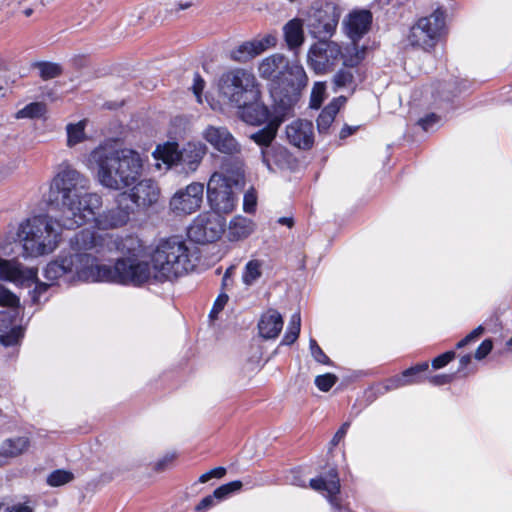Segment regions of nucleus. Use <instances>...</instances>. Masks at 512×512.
Segmentation results:
<instances>
[{"label": "nucleus", "instance_id": "1", "mask_svg": "<svg viewBox=\"0 0 512 512\" xmlns=\"http://www.w3.org/2000/svg\"><path fill=\"white\" fill-rule=\"evenodd\" d=\"M71 252L61 254L56 260L47 264L43 276L53 286L66 274H73L79 280L98 282L86 277L96 274L98 262L107 258V254L119 249L117 238L109 233L82 229L70 239Z\"/></svg>", "mask_w": 512, "mask_h": 512}, {"label": "nucleus", "instance_id": "37", "mask_svg": "<svg viewBox=\"0 0 512 512\" xmlns=\"http://www.w3.org/2000/svg\"><path fill=\"white\" fill-rule=\"evenodd\" d=\"M34 67L39 70V75L43 80L54 79L62 74V67L57 63L41 61L36 62Z\"/></svg>", "mask_w": 512, "mask_h": 512}, {"label": "nucleus", "instance_id": "52", "mask_svg": "<svg viewBox=\"0 0 512 512\" xmlns=\"http://www.w3.org/2000/svg\"><path fill=\"white\" fill-rule=\"evenodd\" d=\"M407 382L402 374L392 376L383 382V388L386 392L396 390L401 387L407 386Z\"/></svg>", "mask_w": 512, "mask_h": 512}, {"label": "nucleus", "instance_id": "19", "mask_svg": "<svg viewBox=\"0 0 512 512\" xmlns=\"http://www.w3.org/2000/svg\"><path fill=\"white\" fill-rule=\"evenodd\" d=\"M202 136L222 154H240L241 152V145L226 127L209 125L202 132Z\"/></svg>", "mask_w": 512, "mask_h": 512}, {"label": "nucleus", "instance_id": "58", "mask_svg": "<svg viewBox=\"0 0 512 512\" xmlns=\"http://www.w3.org/2000/svg\"><path fill=\"white\" fill-rule=\"evenodd\" d=\"M440 120V117L435 113H430L426 115L423 118H420L418 121V125L421 126V128L424 131H429L432 129Z\"/></svg>", "mask_w": 512, "mask_h": 512}, {"label": "nucleus", "instance_id": "23", "mask_svg": "<svg viewBox=\"0 0 512 512\" xmlns=\"http://www.w3.org/2000/svg\"><path fill=\"white\" fill-rule=\"evenodd\" d=\"M309 486L317 492H324L329 503L337 509L340 508L337 495L340 493L341 485L338 471L335 467L311 479Z\"/></svg>", "mask_w": 512, "mask_h": 512}, {"label": "nucleus", "instance_id": "20", "mask_svg": "<svg viewBox=\"0 0 512 512\" xmlns=\"http://www.w3.org/2000/svg\"><path fill=\"white\" fill-rule=\"evenodd\" d=\"M276 44V36L273 34H267L261 38H255L251 41L243 42L230 52V57L234 61L245 63L260 55L267 49L274 47Z\"/></svg>", "mask_w": 512, "mask_h": 512}, {"label": "nucleus", "instance_id": "25", "mask_svg": "<svg viewBox=\"0 0 512 512\" xmlns=\"http://www.w3.org/2000/svg\"><path fill=\"white\" fill-rule=\"evenodd\" d=\"M372 23V14L369 10L351 12L344 20L347 36L355 43L366 34Z\"/></svg>", "mask_w": 512, "mask_h": 512}, {"label": "nucleus", "instance_id": "38", "mask_svg": "<svg viewBox=\"0 0 512 512\" xmlns=\"http://www.w3.org/2000/svg\"><path fill=\"white\" fill-rule=\"evenodd\" d=\"M67 131V145L69 147L75 146L82 142L85 138V123L80 121L76 124H68Z\"/></svg>", "mask_w": 512, "mask_h": 512}, {"label": "nucleus", "instance_id": "29", "mask_svg": "<svg viewBox=\"0 0 512 512\" xmlns=\"http://www.w3.org/2000/svg\"><path fill=\"white\" fill-rule=\"evenodd\" d=\"M346 101L347 98L345 96H339L334 98L327 106L324 107L317 118V128L319 133H326L328 131L334 122L337 113Z\"/></svg>", "mask_w": 512, "mask_h": 512}, {"label": "nucleus", "instance_id": "62", "mask_svg": "<svg viewBox=\"0 0 512 512\" xmlns=\"http://www.w3.org/2000/svg\"><path fill=\"white\" fill-rule=\"evenodd\" d=\"M217 499L214 496V492L211 495L204 497L196 506L197 511H205L211 507H213L216 503Z\"/></svg>", "mask_w": 512, "mask_h": 512}, {"label": "nucleus", "instance_id": "48", "mask_svg": "<svg viewBox=\"0 0 512 512\" xmlns=\"http://www.w3.org/2000/svg\"><path fill=\"white\" fill-rule=\"evenodd\" d=\"M20 305L19 298L4 286L0 285V306L4 308Z\"/></svg>", "mask_w": 512, "mask_h": 512}, {"label": "nucleus", "instance_id": "35", "mask_svg": "<svg viewBox=\"0 0 512 512\" xmlns=\"http://www.w3.org/2000/svg\"><path fill=\"white\" fill-rule=\"evenodd\" d=\"M262 262L259 260H250L246 263L243 273L242 281L245 285H253L262 275Z\"/></svg>", "mask_w": 512, "mask_h": 512}, {"label": "nucleus", "instance_id": "49", "mask_svg": "<svg viewBox=\"0 0 512 512\" xmlns=\"http://www.w3.org/2000/svg\"><path fill=\"white\" fill-rule=\"evenodd\" d=\"M364 58V51H356L353 56L343 57V68L354 70V73L360 74L358 65Z\"/></svg>", "mask_w": 512, "mask_h": 512}, {"label": "nucleus", "instance_id": "39", "mask_svg": "<svg viewBox=\"0 0 512 512\" xmlns=\"http://www.w3.org/2000/svg\"><path fill=\"white\" fill-rule=\"evenodd\" d=\"M428 367L429 365L427 362H421L415 366L405 369L401 374L405 380L408 381L407 386L420 383L422 381L421 374L427 371Z\"/></svg>", "mask_w": 512, "mask_h": 512}, {"label": "nucleus", "instance_id": "59", "mask_svg": "<svg viewBox=\"0 0 512 512\" xmlns=\"http://www.w3.org/2000/svg\"><path fill=\"white\" fill-rule=\"evenodd\" d=\"M492 348H493L492 340L485 339L484 341H482V343L476 349L474 357L477 360H482L491 352Z\"/></svg>", "mask_w": 512, "mask_h": 512}, {"label": "nucleus", "instance_id": "3", "mask_svg": "<svg viewBox=\"0 0 512 512\" xmlns=\"http://www.w3.org/2000/svg\"><path fill=\"white\" fill-rule=\"evenodd\" d=\"M91 168L101 186L121 191L134 185L140 178L143 160L136 150L99 145L89 156Z\"/></svg>", "mask_w": 512, "mask_h": 512}, {"label": "nucleus", "instance_id": "56", "mask_svg": "<svg viewBox=\"0 0 512 512\" xmlns=\"http://www.w3.org/2000/svg\"><path fill=\"white\" fill-rule=\"evenodd\" d=\"M455 358V352L454 351H447L445 353H442L441 355L435 357L432 360V367L434 369H440L445 367L450 361H452Z\"/></svg>", "mask_w": 512, "mask_h": 512}, {"label": "nucleus", "instance_id": "7", "mask_svg": "<svg viewBox=\"0 0 512 512\" xmlns=\"http://www.w3.org/2000/svg\"><path fill=\"white\" fill-rule=\"evenodd\" d=\"M96 274L86 277L98 280V282L133 284L139 286L153 278L154 271L147 261H138L133 258L117 259L114 266L99 264Z\"/></svg>", "mask_w": 512, "mask_h": 512}, {"label": "nucleus", "instance_id": "17", "mask_svg": "<svg viewBox=\"0 0 512 512\" xmlns=\"http://www.w3.org/2000/svg\"><path fill=\"white\" fill-rule=\"evenodd\" d=\"M204 185L193 182L184 189L178 190L170 200V209L177 215L192 214L203 202Z\"/></svg>", "mask_w": 512, "mask_h": 512}, {"label": "nucleus", "instance_id": "43", "mask_svg": "<svg viewBox=\"0 0 512 512\" xmlns=\"http://www.w3.org/2000/svg\"><path fill=\"white\" fill-rule=\"evenodd\" d=\"M242 486L243 484L240 480L223 484L214 490V496H216L217 501L225 500L233 493L239 491Z\"/></svg>", "mask_w": 512, "mask_h": 512}, {"label": "nucleus", "instance_id": "12", "mask_svg": "<svg viewBox=\"0 0 512 512\" xmlns=\"http://www.w3.org/2000/svg\"><path fill=\"white\" fill-rule=\"evenodd\" d=\"M293 109H286L279 105H274V114L267 125L250 135V138L262 147L261 154L263 163L271 169V158L284 157L287 154L285 148L281 146H272L271 143L275 139L280 124L291 114Z\"/></svg>", "mask_w": 512, "mask_h": 512}, {"label": "nucleus", "instance_id": "11", "mask_svg": "<svg viewBox=\"0 0 512 512\" xmlns=\"http://www.w3.org/2000/svg\"><path fill=\"white\" fill-rule=\"evenodd\" d=\"M446 13L437 8L430 15L421 17L410 28L408 42L411 46L430 51L439 42L446 25Z\"/></svg>", "mask_w": 512, "mask_h": 512}, {"label": "nucleus", "instance_id": "22", "mask_svg": "<svg viewBox=\"0 0 512 512\" xmlns=\"http://www.w3.org/2000/svg\"><path fill=\"white\" fill-rule=\"evenodd\" d=\"M246 102L247 103L243 105L237 106V108L240 110V117L244 122L256 126L270 122L274 114V105L272 106V110H270L261 101L260 89H258V95L254 100Z\"/></svg>", "mask_w": 512, "mask_h": 512}, {"label": "nucleus", "instance_id": "64", "mask_svg": "<svg viewBox=\"0 0 512 512\" xmlns=\"http://www.w3.org/2000/svg\"><path fill=\"white\" fill-rule=\"evenodd\" d=\"M356 129H357L356 127L345 125L341 129L339 136H340L341 139H345L348 136L352 135L356 131Z\"/></svg>", "mask_w": 512, "mask_h": 512}, {"label": "nucleus", "instance_id": "40", "mask_svg": "<svg viewBox=\"0 0 512 512\" xmlns=\"http://www.w3.org/2000/svg\"><path fill=\"white\" fill-rule=\"evenodd\" d=\"M46 111L45 104L41 102H32L27 104L24 108L20 109L16 113V118L24 119V118H39Z\"/></svg>", "mask_w": 512, "mask_h": 512}, {"label": "nucleus", "instance_id": "51", "mask_svg": "<svg viewBox=\"0 0 512 512\" xmlns=\"http://www.w3.org/2000/svg\"><path fill=\"white\" fill-rule=\"evenodd\" d=\"M176 453H167L161 459L157 460L152 469L155 472H163L172 467L174 460L176 459Z\"/></svg>", "mask_w": 512, "mask_h": 512}, {"label": "nucleus", "instance_id": "26", "mask_svg": "<svg viewBox=\"0 0 512 512\" xmlns=\"http://www.w3.org/2000/svg\"><path fill=\"white\" fill-rule=\"evenodd\" d=\"M207 148L201 142H188L180 150V165L186 171H195L206 154Z\"/></svg>", "mask_w": 512, "mask_h": 512}, {"label": "nucleus", "instance_id": "57", "mask_svg": "<svg viewBox=\"0 0 512 512\" xmlns=\"http://www.w3.org/2000/svg\"><path fill=\"white\" fill-rule=\"evenodd\" d=\"M484 332V328L480 325L473 329L467 336H465L463 339H461L457 344L456 348L461 349L465 347L468 343L476 340L478 337H480Z\"/></svg>", "mask_w": 512, "mask_h": 512}, {"label": "nucleus", "instance_id": "5", "mask_svg": "<svg viewBox=\"0 0 512 512\" xmlns=\"http://www.w3.org/2000/svg\"><path fill=\"white\" fill-rule=\"evenodd\" d=\"M153 278L158 282L174 281L187 275L196 266L194 253L179 236L162 239L154 250Z\"/></svg>", "mask_w": 512, "mask_h": 512}, {"label": "nucleus", "instance_id": "44", "mask_svg": "<svg viewBox=\"0 0 512 512\" xmlns=\"http://www.w3.org/2000/svg\"><path fill=\"white\" fill-rule=\"evenodd\" d=\"M326 92L325 82H315L310 95V108L319 109L324 101Z\"/></svg>", "mask_w": 512, "mask_h": 512}, {"label": "nucleus", "instance_id": "16", "mask_svg": "<svg viewBox=\"0 0 512 512\" xmlns=\"http://www.w3.org/2000/svg\"><path fill=\"white\" fill-rule=\"evenodd\" d=\"M97 212L98 210L95 211V215L90 221L93 220L99 229L107 230L126 225L135 211L129 204V196L119 193L115 198V206L102 213Z\"/></svg>", "mask_w": 512, "mask_h": 512}, {"label": "nucleus", "instance_id": "21", "mask_svg": "<svg viewBox=\"0 0 512 512\" xmlns=\"http://www.w3.org/2000/svg\"><path fill=\"white\" fill-rule=\"evenodd\" d=\"M222 157L219 171L212 175H218L222 182L235 187H241L244 184V162L239 154H226Z\"/></svg>", "mask_w": 512, "mask_h": 512}, {"label": "nucleus", "instance_id": "33", "mask_svg": "<svg viewBox=\"0 0 512 512\" xmlns=\"http://www.w3.org/2000/svg\"><path fill=\"white\" fill-rule=\"evenodd\" d=\"M153 155L157 160H161L168 167L180 165V150L178 144L175 142H168L162 146H157Z\"/></svg>", "mask_w": 512, "mask_h": 512}, {"label": "nucleus", "instance_id": "45", "mask_svg": "<svg viewBox=\"0 0 512 512\" xmlns=\"http://www.w3.org/2000/svg\"><path fill=\"white\" fill-rule=\"evenodd\" d=\"M338 377L332 373L318 375L315 378L316 387L322 392H328L337 382Z\"/></svg>", "mask_w": 512, "mask_h": 512}, {"label": "nucleus", "instance_id": "27", "mask_svg": "<svg viewBox=\"0 0 512 512\" xmlns=\"http://www.w3.org/2000/svg\"><path fill=\"white\" fill-rule=\"evenodd\" d=\"M283 328L281 314L275 309H269L264 313L258 323L259 334L264 339L276 338Z\"/></svg>", "mask_w": 512, "mask_h": 512}, {"label": "nucleus", "instance_id": "9", "mask_svg": "<svg viewBox=\"0 0 512 512\" xmlns=\"http://www.w3.org/2000/svg\"><path fill=\"white\" fill-rule=\"evenodd\" d=\"M220 94L237 107L254 100L259 85L255 76L246 69L236 68L223 73L219 79Z\"/></svg>", "mask_w": 512, "mask_h": 512}, {"label": "nucleus", "instance_id": "6", "mask_svg": "<svg viewBox=\"0 0 512 512\" xmlns=\"http://www.w3.org/2000/svg\"><path fill=\"white\" fill-rule=\"evenodd\" d=\"M56 222L48 215H38L23 222L18 230L24 253L30 257L51 253L59 241Z\"/></svg>", "mask_w": 512, "mask_h": 512}, {"label": "nucleus", "instance_id": "18", "mask_svg": "<svg viewBox=\"0 0 512 512\" xmlns=\"http://www.w3.org/2000/svg\"><path fill=\"white\" fill-rule=\"evenodd\" d=\"M129 196V204L133 210H146L159 199L160 189L152 179H144L135 184L130 192H121Z\"/></svg>", "mask_w": 512, "mask_h": 512}, {"label": "nucleus", "instance_id": "13", "mask_svg": "<svg viewBox=\"0 0 512 512\" xmlns=\"http://www.w3.org/2000/svg\"><path fill=\"white\" fill-rule=\"evenodd\" d=\"M342 58L341 46L330 38L318 39L311 45L307 54L309 67L318 75L332 71Z\"/></svg>", "mask_w": 512, "mask_h": 512}, {"label": "nucleus", "instance_id": "32", "mask_svg": "<svg viewBox=\"0 0 512 512\" xmlns=\"http://www.w3.org/2000/svg\"><path fill=\"white\" fill-rule=\"evenodd\" d=\"M362 81L360 74L354 73V70L341 68L339 69L332 78L333 90L336 92L341 88H348L355 90L358 82Z\"/></svg>", "mask_w": 512, "mask_h": 512}, {"label": "nucleus", "instance_id": "50", "mask_svg": "<svg viewBox=\"0 0 512 512\" xmlns=\"http://www.w3.org/2000/svg\"><path fill=\"white\" fill-rule=\"evenodd\" d=\"M257 206L256 191L251 188L247 190L243 197V209L246 213H254Z\"/></svg>", "mask_w": 512, "mask_h": 512}, {"label": "nucleus", "instance_id": "55", "mask_svg": "<svg viewBox=\"0 0 512 512\" xmlns=\"http://www.w3.org/2000/svg\"><path fill=\"white\" fill-rule=\"evenodd\" d=\"M204 87H205L204 79L201 77V75L198 72H196L194 74V78H193L192 91H193V94L195 95L198 103H202V92L204 90Z\"/></svg>", "mask_w": 512, "mask_h": 512}, {"label": "nucleus", "instance_id": "8", "mask_svg": "<svg viewBox=\"0 0 512 512\" xmlns=\"http://www.w3.org/2000/svg\"><path fill=\"white\" fill-rule=\"evenodd\" d=\"M0 280L11 282L19 287H31L29 291L32 304L38 305L49 300L51 294L50 283L41 282L38 279V269L35 267H27L17 259H4L0 257Z\"/></svg>", "mask_w": 512, "mask_h": 512}, {"label": "nucleus", "instance_id": "53", "mask_svg": "<svg viewBox=\"0 0 512 512\" xmlns=\"http://www.w3.org/2000/svg\"><path fill=\"white\" fill-rule=\"evenodd\" d=\"M286 482L290 485L306 487V481L303 477L302 470L298 468H294L289 471L286 476Z\"/></svg>", "mask_w": 512, "mask_h": 512}, {"label": "nucleus", "instance_id": "54", "mask_svg": "<svg viewBox=\"0 0 512 512\" xmlns=\"http://www.w3.org/2000/svg\"><path fill=\"white\" fill-rule=\"evenodd\" d=\"M229 297L226 293H220L214 301L213 307L209 313L210 319L214 320L218 317L219 313L224 309Z\"/></svg>", "mask_w": 512, "mask_h": 512}, {"label": "nucleus", "instance_id": "2", "mask_svg": "<svg viewBox=\"0 0 512 512\" xmlns=\"http://www.w3.org/2000/svg\"><path fill=\"white\" fill-rule=\"evenodd\" d=\"M90 180L69 164H62L50 186V201L62 210V226L76 229L90 221L102 206V197L89 193Z\"/></svg>", "mask_w": 512, "mask_h": 512}, {"label": "nucleus", "instance_id": "34", "mask_svg": "<svg viewBox=\"0 0 512 512\" xmlns=\"http://www.w3.org/2000/svg\"><path fill=\"white\" fill-rule=\"evenodd\" d=\"M301 328L300 312L292 314L286 332L282 338L281 345H292L299 337Z\"/></svg>", "mask_w": 512, "mask_h": 512}, {"label": "nucleus", "instance_id": "24", "mask_svg": "<svg viewBox=\"0 0 512 512\" xmlns=\"http://www.w3.org/2000/svg\"><path fill=\"white\" fill-rule=\"evenodd\" d=\"M289 142L303 150L310 149L314 144V127L308 120H296L286 127Z\"/></svg>", "mask_w": 512, "mask_h": 512}, {"label": "nucleus", "instance_id": "41", "mask_svg": "<svg viewBox=\"0 0 512 512\" xmlns=\"http://www.w3.org/2000/svg\"><path fill=\"white\" fill-rule=\"evenodd\" d=\"M24 336V332L21 326H14L9 330L4 331L0 335V343L5 347H11L19 344Z\"/></svg>", "mask_w": 512, "mask_h": 512}, {"label": "nucleus", "instance_id": "47", "mask_svg": "<svg viewBox=\"0 0 512 512\" xmlns=\"http://www.w3.org/2000/svg\"><path fill=\"white\" fill-rule=\"evenodd\" d=\"M37 506L36 500L25 496L23 502L8 505L9 512H34Z\"/></svg>", "mask_w": 512, "mask_h": 512}, {"label": "nucleus", "instance_id": "28", "mask_svg": "<svg viewBox=\"0 0 512 512\" xmlns=\"http://www.w3.org/2000/svg\"><path fill=\"white\" fill-rule=\"evenodd\" d=\"M303 24L304 20L296 17L289 20L283 26L284 40L290 50L297 49L304 43L305 36Z\"/></svg>", "mask_w": 512, "mask_h": 512}, {"label": "nucleus", "instance_id": "36", "mask_svg": "<svg viewBox=\"0 0 512 512\" xmlns=\"http://www.w3.org/2000/svg\"><path fill=\"white\" fill-rule=\"evenodd\" d=\"M20 305L4 308L0 310V332H4L14 327L16 320L20 315Z\"/></svg>", "mask_w": 512, "mask_h": 512}, {"label": "nucleus", "instance_id": "30", "mask_svg": "<svg viewBox=\"0 0 512 512\" xmlns=\"http://www.w3.org/2000/svg\"><path fill=\"white\" fill-rule=\"evenodd\" d=\"M30 439L26 436H16L5 439L0 446V455L4 456L6 462L12 458L22 455L28 450Z\"/></svg>", "mask_w": 512, "mask_h": 512}, {"label": "nucleus", "instance_id": "46", "mask_svg": "<svg viewBox=\"0 0 512 512\" xmlns=\"http://www.w3.org/2000/svg\"><path fill=\"white\" fill-rule=\"evenodd\" d=\"M309 349L312 357L316 362L329 366L333 364L330 358L324 353V351L318 345L317 341L313 338H310L309 340Z\"/></svg>", "mask_w": 512, "mask_h": 512}, {"label": "nucleus", "instance_id": "61", "mask_svg": "<svg viewBox=\"0 0 512 512\" xmlns=\"http://www.w3.org/2000/svg\"><path fill=\"white\" fill-rule=\"evenodd\" d=\"M453 374H438L428 378L429 382L435 386L449 384L453 381Z\"/></svg>", "mask_w": 512, "mask_h": 512}, {"label": "nucleus", "instance_id": "60", "mask_svg": "<svg viewBox=\"0 0 512 512\" xmlns=\"http://www.w3.org/2000/svg\"><path fill=\"white\" fill-rule=\"evenodd\" d=\"M351 425V421L344 422L341 427L337 430V432L334 434L333 438L330 441L331 447H335L339 444V442L344 439V437L347 434V431Z\"/></svg>", "mask_w": 512, "mask_h": 512}, {"label": "nucleus", "instance_id": "63", "mask_svg": "<svg viewBox=\"0 0 512 512\" xmlns=\"http://www.w3.org/2000/svg\"><path fill=\"white\" fill-rule=\"evenodd\" d=\"M211 479L212 478H222L226 474V469L224 467H216L208 471Z\"/></svg>", "mask_w": 512, "mask_h": 512}, {"label": "nucleus", "instance_id": "14", "mask_svg": "<svg viewBox=\"0 0 512 512\" xmlns=\"http://www.w3.org/2000/svg\"><path fill=\"white\" fill-rule=\"evenodd\" d=\"M226 219L217 213L199 214L188 228V236L197 243L218 240L225 231Z\"/></svg>", "mask_w": 512, "mask_h": 512}, {"label": "nucleus", "instance_id": "42", "mask_svg": "<svg viewBox=\"0 0 512 512\" xmlns=\"http://www.w3.org/2000/svg\"><path fill=\"white\" fill-rule=\"evenodd\" d=\"M74 479L72 472L62 469H57L51 472L47 477V484L51 487H60L71 482Z\"/></svg>", "mask_w": 512, "mask_h": 512}, {"label": "nucleus", "instance_id": "31", "mask_svg": "<svg viewBox=\"0 0 512 512\" xmlns=\"http://www.w3.org/2000/svg\"><path fill=\"white\" fill-rule=\"evenodd\" d=\"M254 223L252 220L235 216L228 226V238L230 241H238L247 238L254 231Z\"/></svg>", "mask_w": 512, "mask_h": 512}, {"label": "nucleus", "instance_id": "10", "mask_svg": "<svg viewBox=\"0 0 512 512\" xmlns=\"http://www.w3.org/2000/svg\"><path fill=\"white\" fill-rule=\"evenodd\" d=\"M341 17L340 7L331 1H316L307 11L306 27L315 39L331 38Z\"/></svg>", "mask_w": 512, "mask_h": 512}, {"label": "nucleus", "instance_id": "15", "mask_svg": "<svg viewBox=\"0 0 512 512\" xmlns=\"http://www.w3.org/2000/svg\"><path fill=\"white\" fill-rule=\"evenodd\" d=\"M235 186L225 184L218 175H211L207 184V200L212 213L230 214L236 207L238 197Z\"/></svg>", "mask_w": 512, "mask_h": 512}, {"label": "nucleus", "instance_id": "4", "mask_svg": "<svg viewBox=\"0 0 512 512\" xmlns=\"http://www.w3.org/2000/svg\"><path fill=\"white\" fill-rule=\"evenodd\" d=\"M259 76L269 82L274 105L294 109L308 77L302 65L276 53L264 58L258 66Z\"/></svg>", "mask_w": 512, "mask_h": 512}]
</instances>
